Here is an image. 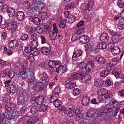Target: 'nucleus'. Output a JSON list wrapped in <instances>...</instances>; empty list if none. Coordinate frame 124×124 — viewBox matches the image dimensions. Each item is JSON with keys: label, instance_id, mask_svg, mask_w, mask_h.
<instances>
[{"label": "nucleus", "instance_id": "nucleus-1", "mask_svg": "<svg viewBox=\"0 0 124 124\" xmlns=\"http://www.w3.org/2000/svg\"><path fill=\"white\" fill-rule=\"evenodd\" d=\"M44 7L43 0H33L31 8L34 12L39 13Z\"/></svg>", "mask_w": 124, "mask_h": 124}, {"label": "nucleus", "instance_id": "nucleus-2", "mask_svg": "<svg viewBox=\"0 0 124 124\" xmlns=\"http://www.w3.org/2000/svg\"><path fill=\"white\" fill-rule=\"evenodd\" d=\"M94 3L91 0L88 2L87 5L85 3H82L80 5V8L81 12L83 13H86L87 11L89 12L93 9Z\"/></svg>", "mask_w": 124, "mask_h": 124}, {"label": "nucleus", "instance_id": "nucleus-3", "mask_svg": "<svg viewBox=\"0 0 124 124\" xmlns=\"http://www.w3.org/2000/svg\"><path fill=\"white\" fill-rule=\"evenodd\" d=\"M75 105L71 104L68 106L64 110V113L70 117H72L75 115Z\"/></svg>", "mask_w": 124, "mask_h": 124}, {"label": "nucleus", "instance_id": "nucleus-4", "mask_svg": "<svg viewBox=\"0 0 124 124\" xmlns=\"http://www.w3.org/2000/svg\"><path fill=\"white\" fill-rule=\"evenodd\" d=\"M64 17L66 18V23H71L75 22L76 20L75 16L70 14V11H66L64 14Z\"/></svg>", "mask_w": 124, "mask_h": 124}, {"label": "nucleus", "instance_id": "nucleus-5", "mask_svg": "<svg viewBox=\"0 0 124 124\" xmlns=\"http://www.w3.org/2000/svg\"><path fill=\"white\" fill-rule=\"evenodd\" d=\"M85 73V69L83 70L81 69L79 70L76 73H73L71 77L72 79L81 80L83 78V74Z\"/></svg>", "mask_w": 124, "mask_h": 124}, {"label": "nucleus", "instance_id": "nucleus-6", "mask_svg": "<svg viewBox=\"0 0 124 124\" xmlns=\"http://www.w3.org/2000/svg\"><path fill=\"white\" fill-rule=\"evenodd\" d=\"M100 38L101 41L103 42H111V39L109 38L108 35L106 33H102L101 36Z\"/></svg>", "mask_w": 124, "mask_h": 124}, {"label": "nucleus", "instance_id": "nucleus-7", "mask_svg": "<svg viewBox=\"0 0 124 124\" xmlns=\"http://www.w3.org/2000/svg\"><path fill=\"white\" fill-rule=\"evenodd\" d=\"M36 34L32 35H31V37L32 38V39H31L33 40L31 41V45L32 46V48H36L39 45V43L36 40Z\"/></svg>", "mask_w": 124, "mask_h": 124}, {"label": "nucleus", "instance_id": "nucleus-8", "mask_svg": "<svg viewBox=\"0 0 124 124\" xmlns=\"http://www.w3.org/2000/svg\"><path fill=\"white\" fill-rule=\"evenodd\" d=\"M79 41L81 43L85 44L89 41V38L86 35H83L79 38Z\"/></svg>", "mask_w": 124, "mask_h": 124}, {"label": "nucleus", "instance_id": "nucleus-9", "mask_svg": "<svg viewBox=\"0 0 124 124\" xmlns=\"http://www.w3.org/2000/svg\"><path fill=\"white\" fill-rule=\"evenodd\" d=\"M40 79L42 81L43 83H48L49 81V78L47 77V74L45 72L42 73L40 76Z\"/></svg>", "mask_w": 124, "mask_h": 124}, {"label": "nucleus", "instance_id": "nucleus-10", "mask_svg": "<svg viewBox=\"0 0 124 124\" xmlns=\"http://www.w3.org/2000/svg\"><path fill=\"white\" fill-rule=\"evenodd\" d=\"M16 16L18 20L21 21L24 19L25 15L23 12L20 11H18L16 13Z\"/></svg>", "mask_w": 124, "mask_h": 124}, {"label": "nucleus", "instance_id": "nucleus-11", "mask_svg": "<svg viewBox=\"0 0 124 124\" xmlns=\"http://www.w3.org/2000/svg\"><path fill=\"white\" fill-rule=\"evenodd\" d=\"M95 59L97 62L100 64H105L106 63V60L103 57H97Z\"/></svg>", "mask_w": 124, "mask_h": 124}, {"label": "nucleus", "instance_id": "nucleus-12", "mask_svg": "<svg viewBox=\"0 0 124 124\" xmlns=\"http://www.w3.org/2000/svg\"><path fill=\"white\" fill-rule=\"evenodd\" d=\"M16 25L14 23L11 22L8 23L7 27V29L8 30H12L14 31L16 29Z\"/></svg>", "mask_w": 124, "mask_h": 124}, {"label": "nucleus", "instance_id": "nucleus-13", "mask_svg": "<svg viewBox=\"0 0 124 124\" xmlns=\"http://www.w3.org/2000/svg\"><path fill=\"white\" fill-rule=\"evenodd\" d=\"M111 51L112 54L114 55H116L120 53V49L118 46H114L113 47Z\"/></svg>", "mask_w": 124, "mask_h": 124}, {"label": "nucleus", "instance_id": "nucleus-14", "mask_svg": "<svg viewBox=\"0 0 124 124\" xmlns=\"http://www.w3.org/2000/svg\"><path fill=\"white\" fill-rule=\"evenodd\" d=\"M6 11L9 17H12L15 15V10L9 7L7 8Z\"/></svg>", "mask_w": 124, "mask_h": 124}, {"label": "nucleus", "instance_id": "nucleus-15", "mask_svg": "<svg viewBox=\"0 0 124 124\" xmlns=\"http://www.w3.org/2000/svg\"><path fill=\"white\" fill-rule=\"evenodd\" d=\"M14 109H12L10 108H9L6 109L5 110V112L8 116H13V117H15L16 116V114H14L15 113L14 112Z\"/></svg>", "mask_w": 124, "mask_h": 124}, {"label": "nucleus", "instance_id": "nucleus-16", "mask_svg": "<svg viewBox=\"0 0 124 124\" xmlns=\"http://www.w3.org/2000/svg\"><path fill=\"white\" fill-rule=\"evenodd\" d=\"M90 101V99L89 97L87 96H85L82 98V103L83 105L85 106L89 103Z\"/></svg>", "mask_w": 124, "mask_h": 124}, {"label": "nucleus", "instance_id": "nucleus-17", "mask_svg": "<svg viewBox=\"0 0 124 124\" xmlns=\"http://www.w3.org/2000/svg\"><path fill=\"white\" fill-rule=\"evenodd\" d=\"M104 83V81L102 79L99 78L97 80L94 82L95 85L98 87H102Z\"/></svg>", "mask_w": 124, "mask_h": 124}, {"label": "nucleus", "instance_id": "nucleus-18", "mask_svg": "<svg viewBox=\"0 0 124 124\" xmlns=\"http://www.w3.org/2000/svg\"><path fill=\"white\" fill-rule=\"evenodd\" d=\"M111 39L114 43H116L119 42L121 40V38L119 35L116 34L112 36Z\"/></svg>", "mask_w": 124, "mask_h": 124}, {"label": "nucleus", "instance_id": "nucleus-19", "mask_svg": "<svg viewBox=\"0 0 124 124\" xmlns=\"http://www.w3.org/2000/svg\"><path fill=\"white\" fill-rule=\"evenodd\" d=\"M50 51V49L49 47L44 46L42 47L41 48V52L44 55H48L49 54Z\"/></svg>", "mask_w": 124, "mask_h": 124}, {"label": "nucleus", "instance_id": "nucleus-20", "mask_svg": "<svg viewBox=\"0 0 124 124\" xmlns=\"http://www.w3.org/2000/svg\"><path fill=\"white\" fill-rule=\"evenodd\" d=\"M94 66L93 62H89L87 64H86V66L85 67L86 70L85 73L87 71L89 72L91 70V69Z\"/></svg>", "mask_w": 124, "mask_h": 124}, {"label": "nucleus", "instance_id": "nucleus-21", "mask_svg": "<svg viewBox=\"0 0 124 124\" xmlns=\"http://www.w3.org/2000/svg\"><path fill=\"white\" fill-rule=\"evenodd\" d=\"M39 118L37 116L31 117L28 120L27 123L28 124H33L38 121Z\"/></svg>", "mask_w": 124, "mask_h": 124}, {"label": "nucleus", "instance_id": "nucleus-22", "mask_svg": "<svg viewBox=\"0 0 124 124\" xmlns=\"http://www.w3.org/2000/svg\"><path fill=\"white\" fill-rule=\"evenodd\" d=\"M76 84L75 82H70L67 83L65 85V87L68 89L73 88L76 87Z\"/></svg>", "mask_w": 124, "mask_h": 124}, {"label": "nucleus", "instance_id": "nucleus-23", "mask_svg": "<svg viewBox=\"0 0 124 124\" xmlns=\"http://www.w3.org/2000/svg\"><path fill=\"white\" fill-rule=\"evenodd\" d=\"M86 63L84 62H78L77 63V67L80 69L79 70H83L85 69V71L86 70L85 69V67L86 66Z\"/></svg>", "mask_w": 124, "mask_h": 124}, {"label": "nucleus", "instance_id": "nucleus-24", "mask_svg": "<svg viewBox=\"0 0 124 124\" xmlns=\"http://www.w3.org/2000/svg\"><path fill=\"white\" fill-rule=\"evenodd\" d=\"M17 63L19 66L23 68H25L27 67L28 66V62L26 61H23V62L20 60H18L17 62Z\"/></svg>", "mask_w": 124, "mask_h": 124}, {"label": "nucleus", "instance_id": "nucleus-25", "mask_svg": "<svg viewBox=\"0 0 124 124\" xmlns=\"http://www.w3.org/2000/svg\"><path fill=\"white\" fill-rule=\"evenodd\" d=\"M33 99L36 100V103L39 105L41 104L44 100V97L42 96L38 97L36 98L35 97H33Z\"/></svg>", "mask_w": 124, "mask_h": 124}, {"label": "nucleus", "instance_id": "nucleus-26", "mask_svg": "<svg viewBox=\"0 0 124 124\" xmlns=\"http://www.w3.org/2000/svg\"><path fill=\"white\" fill-rule=\"evenodd\" d=\"M107 44L108 45L104 42L102 43V49H105L108 47L109 48H112L113 44L112 42H108Z\"/></svg>", "mask_w": 124, "mask_h": 124}, {"label": "nucleus", "instance_id": "nucleus-27", "mask_svg": "<svg viewBox=\"0 0 124 124\" xmlns=\"http://www.w3.org/2000/svg\"><path fill=\"white\" fill-rule=\"evenodd\" d=\"M39 106L38 105H35L32 107L31 109V112L33 114H36L38 111Z\"/></svg>", "mask_w": 124, "mask_h": 124}, {"label": "nucleus", "instance_id": "nucleus-28", "mask_svg": "<svg viewBox=\"0 0 124 124\" xmlns=\"http://www.w3.org/2000/svg\"><path fill=\"white\" fill-rule=\"evenodd\" d=\"M117 28L120 30H122L124 28V20L122 19L119 21L118 24Z\"/></svg>", "mask_w": 124, "mask_h": 124}, {"label": "nucleus", "instance_id": "nucleus-29", "mask_svg": "<svg viewBox=\"0 0 124 124\" xmlns=\"http://www.w3.org/2000/svg\"><path fill=\"white\" fill-rule=\"evenodd\" d=\"M85 31L84 28L82 27L81 28H79L77 29L75 32V34L77 36L78 35H80L82 34Z\"/></svg>", "mask_w": 124, "mask_h": 124}, {"label": "nucleus", "instance_id": "nucleus-30", "mask_svg": "<svg viewBox=\"0 0 124 124\" xmlns=\"http://www.w3.org/2000/svg\"><path fill=\"white\" fill-rule=\"evenodd\" d=\"M31 21L35 24L38 25L40 23L41 21L38 17H37L32 18Z\"/></svg>", "mask_w": 124, "mask_h": 124}, {"label": "nucleus", "instance_id": "nucleus-31", "mask_svg": "<svg viewBox=\"0 0 124 124\" xmlns=\"http://www.w3.org/2000/svg\"><path fill=\"white\" fill-rule=\"evenodd\" d=\"M54 105L56 108L60 107L62 104V101L59 99H56L54 102Z\"/></svg>", "mask_w": 124, "mask_h": 124}, {"label": "nucleus", "instance_id": "nucleus-32", "mask_svg": "<svg viewBox=\"0 0 124 124\" xmlns=\"http://www.w3.org/2000/svg\"><path fill=\"white\" fill-rule=\"evenodd\" d=\"M48 106L46 105L43 104L39 106V111L40 112H44L47 109Z\"/></svg>", "mask_w": 124, "mask_h": 124}, {"label": "nucleus", "instance_id": "nucleus-33", "mask_svg": "<svg viewBox=\"0 0 124 124\" xmlns=\"http://www.w3.org/2000/svg\"><path fill=\"white\" fill-rule=\"evenodd\" d=\"M57 33L53 31H50L49 32V36L51 39L54 40L57 36Z\"/></svg>", "mask_w": 124, "mask_h": 124}, {"label": "nucleus", "instance_id": "nucleus-34", "mask_svg": "<svg viewBox=\"0 0 124 124\" xmlns=\"http://www.w3.org/2000/svg\"><path fill=\"white\" fill-rule=\"evenodd\" d=\"M28 70H26L25 68H23L20 70V73L21 76L23 77H26V75Z\"/></svg>", "mask_w": 124, "mask_h": 124}, {"label": "nucleus", "instance_id": "nucleus-35", "mask_svg": "<svg viewBox=\"0 0 124 124\" xmlns=\"http://www.w3.org/2000/svg\"><path fill=\"white\" fill-rule=\"evenodd\" d=\"M74 7V3L73 2L70 3V4H68L66 6L65 8L66 10H67V11H70V12L71 9L73 8Z\"/></svg>", "mask_w": 124, "mask_h": 124}, {"label": "nucleus", "instance_id": "nucleus-36", "mask_svg": "<svg viewBox=\"0 0 124 124\" xmlns=\"http://www.w3.org/2000/svg\"><path fill=\"white\" fill-rule=\"evenodd\" d=\"M109 74V71L106 70L102 71L100 74V75L102 77H105L107 76Z\"/></svg>", "mask_w": 124, "mask_h": 124}, {"label": "nucleus", "instance_id": "nucleus-37", "mask_svg": "<svg viewBox=\"0 0 124 124\" xmlns=\"http://www.w3.org/2000/svg\"><path fill=\"white\" fill-rule=\"evenodd\" d=\"M39 53V51L38 49H36V48L32 49L31 52V54L34 56L38 55Z\"/></svg>", "mask_w": 124, "mask_h": 124}, {"label": "nucleus", "instance_id": "nucleus-38", "mask_svg": "<svg viewBox=\"0 0 124 124\" xmlns=\"http://www.w3.org/2000/svg\"><path fill=\"white\" fill-rule=\"evenodd\" d=\"M90 78V77L89 75L87 74L84 76L83 74V79H82V81L83 83H86L87 81H88Z\"/></svg>", "mask_w": 124, "mask_h": 124}, {"label": "nucleus", "instance_id": "nucleus-39", "mask_svg": "<svg viewBox=\"0 0 124 124\" xmlns=\"http://www.w3.org/2000/svg\"><path fill=\"white\" fill-rule=\"evenodd\" d=\"M26 32L29 33L31 34L33 32L32 27L30 26H27L26 27Z\"/></svg>", "mask_w": 124, "mask_h": 124}, {"label": "nucleus", "instance_id": "nucleus-40", "mask_svg": "<svg viewBox=\"0 0 124 124\" xmlns=\"http://www.w3.org/2000/svg\"><path fill=\"white\" fill-rule=\"evenodd\" d=\"M25 102V99L22 97H20L18 100V104L19 105H22L24 104Z\"/></svg>", "mask_w": 124, "mask_h": 124}, {"label": "nucleus", "instance_id": "nucleus-41", "mask_svg": "<svg viewBox=\"0 0 124 124\" xmlns=\"http://www.w3.org/2000/svg\"><path fill=\"white\" fill-rule=\"evenodd\" d=\"M113 66L114 65L112 62H108L106 64V68L108 70H111Z\"/></svg>", "mask_w": 124, "mask_h": 124}, {"label": "nucleus", "instance_id": "nucleus-42", "mask_svg": "<svg viewBox=\"0 0 124 124\" xmlns=\"http://www.w3.org/2000/svg\"><path fill=\"white\" fill-rule=\"evenodd\" d=\"M80 92V90L78 88H75L73 91V94L74 96L78 95Z\"/></svg>", "mask_w": 124, "mask_h": 124}, {"label": "nucleus", "instance_id": "nucleus-43", "mask_svg": "<svg viewBox=\"0 0 124 124\" xmlns=\"http://www.w3.org/2000/svg\"><path fill=\"white\" fill-rule=\"evenodd\" d=\"M94 113L95 112L94 110H90L87 113L86 116L88 117H92L94 115Z\"/></svg>", "mask_w": 124, "mask_h": 124}, {"label": "nucleus", "instance_id": "nucleus-44", "mask_svg": "<svg viewBox=\"0 0 124 124\" xmlns=\"http://www.w3.org/2000/svg\"><path fill=\"white\" fill-rule=\"evenodd\" d=\"M20 37V39L21 40H25L27 39L28 36L25 33H22L21 34Z\"/></svg>", "mask_w": 124, "mask_h": 124}, {"label": "nucleus", "instance_id": "nucleus-45", "mask_svg": "<svg viewBox=\"0 0 124 124\" xmlns=\"http://www.w3.org/2000/svg\"><path fill=\"white\" fill-rule=\"evenodd\" d=\"M66 22V20H61L60 22L59 26L61 28H63L65 26Z\"/></svg>", "mask_w": 124, "mask_h": 124}, {"label": "nucleus", "instance_id": "nucleus-46", "mask_svg": "<svg viewBox=\"0 0 124 124\" xmlns=\"http://www.w3.org/2000/svg\"><path fill=\"white\" fill-rule=\"evenodd\" d=\"M121 73V70L119 69H115L112 71V73L114 74L116 77V76L118 75V74Z\"/></svg>", "mask_w": 124, "mask_h": 124}, {"label": "nucleus", "instance_id": "nucleus-47", "mask_svg": "<svg viewBox=\"0 0 124 124\" xmlns=\"http://www.w3.org/2000/svg\"><path fill=\"white\" fill-rule=\"evenodd\" d=\"M117 3V5L120 8H123L124 6V3L122 0H118Z\"/></svg>", "mask_w": 124, "mask_h": 124}, {"label": "nucleus", "instance_id": "nucleus-48", "mask_svg": "<svg viewBox=\"0 0 124 124\" xmlns=\"http://www.w3.org/2000/svg\"><path fill=\"white\" fill-rule=\"evenodd\" d=\"M48 65L50 67L52 68H54L55 66L54 61L52 60L49 61Z\"/></svg>", "mask_w": 124, "mask_h": 124}, {"label": "nucleus", "instance_id": "nucleus-49", "mask_svg": "<svg viewBox=\"0 0 124 124\" xmlns=\"http://www.w3.org/2000/svg\"><path fill=\"white\" fill-rule=\"evenodd\" d=\"M86 49L85 50H89L91 51H93V46H91L90 44H87L85 46Z\"/></svg>", "mask_w": 124, "mask_h": 124}, {"label": "nucleus", "instance_id": "nucleus-50", "mask_svg": "<svg viewBox=\"0 0 124 124\" xmlns=\"http://www.w3.org/2000/svg\"><path fill=\"white\" fill-rule=\"evenodd\" d=\"M32 48L31 46H28L24 49L25 52H27L30 54H31Z\"/></svg>", "mask_w": 124, "mask_h": 124}, {"label": "nucleus", "instance_id": "nucleus-51", "mask_svg": "<svg viewBox=\"0 0 124 124\" xmlns=\"http://www.w3.org/2000/svg\"><path fill=\"white\" fill-rule=\"evenodd\" d=\"M31 6L30 2L28 1H25L23 4V6L26 8H29Z\"/></svg>", "mask_w": 124, "mask_h": 124}, {"label": "nucleus", "instance_id": "nucleus-52", "mask_svg": "<svg viewBox=\"0 0 124 124\" xmlns=\"http://www.w3.org/2000/svg\"><path fill=\"white\" fill-rule=\"evenodd\" d=\"M47 17V13L46 11H44L42 12L41 18L42 20H44L46 19Z\"/></svg>", "mask_w": 124, "mask_h": 124}, {"label": "nucleus", "instance_id": "nucleus-53", "mask_svg": "<svg viewBox=\"0 0 124 124\" xmlns=\"http://www.w3.org/2000/svg\"><path fill=\"white\" fill-rule=\"evenodd\" d=\"M74 53L77 57H79L81 55L82 52L81 50H78L75 51Z\"/></svg>", "mask_w": 124, "mask_h": 124}, {"label": "nucleus", "instance_id": "nucleus-54", "mask_svg": "<svg viewBox=\"0 0 124 124\" xmlns=\"http://www.w3.org/2000/svg\"><path fill=\"white\" fill-rule=\"evenodd\" d=\"M40 38L41 40L42 44H43L47 43V40L45 37L43 36H41Z\"/></svg>", "mask_w": 124, "mask_h": 124}, {"label": "nucleus", "instance_id": "nucleus-55", "mask_svg": "<svg viewBox=\"0 0 124 124\" xmlns=\"http://www.w3.org/2000/svg\"><path fill=\"white\" fill-rule=\"evenodd\" d=\"M42 25H40V27H38L37 28V31L38 32V33H40L42 32L45 29H46V28H43V26H42Z\"/></svg>", "mask_w": 124, "mask_h": 124}, {"label": "nucleus", "instance_id": "nucleus-56", "mask_svg": "<svg viewBox=\"0 0 124 124\" xmlns=\"http://www.w3.org/2000/svg\"><path fill=\"white\" fill-rule=\"evenodd\" d=\"M8 75L9 77L10 78H12L15 75L14 71L12 70H10L8 72Z\"/></svg>", "mask_w": 124, "mask_h": 124}, {"label": "nucleus", "instance_id": "nucleus-57", "mask_svg": "<svg viewBox=\"0 0 124 124\" xmlns=\"http://www.w3.org/2000/svg\"><path fill=\"white\" fill-rule=\"evenodd\" d=\"M15 87L13 85H11L10 88V93L11 94H13L15 92Z\"/></svg>", "mask_w": 124, "mask_h": 124}, {"label": "nucleus", "instance_id": "nucleus-58", "mask_svg": "<svg viewBox=\"0 0 124 124\" xmlns=\"http://www.w3.org/2000/svg\"><path fill=\"white\" fill-rule=\"evenodd\" d=\"M61 88V87L58 86H57L54 89V91L55 93L59 94V93L60 92Z\"/></svg>", "mask_w": 124, "mask_h": 124}, {"label": "nucleus", "instance_id": "nucleus-59", "mask_svg": "<svg viewBox=\"0 0 124 124\" xmlns=\"http://www.w3.org/2000/svg\"><path fill=\"white\" fill-rule=\"evenodd\" d=\"M112 101V103L113 104V106L114 107L116 108L118 107L119 104L116 100H115L114 101Z\"/></svg>", "mask_w": 124, "mask_h": 124}, {"label": "nucleus", "instance_id": "nucleus-60", "mask_svg": "<svg viewBox=\"0 0 124 124\" xmlns=\"http://www.w3.org/2000/svg\"><path fill=\"white\" fill-rule=\"evenodd\" d=\"M53 31L54 32L57 33L58 32V30L57 27L55 23H54L53 24Z\"/></svg>", "mask_w": 124, "mask_h": 124}, {"label": "nucleus", "instance_id": "nucleus-61", "mask_svg": "<svg viewBox=\"0 0 124 124\" xmlns=\"http://www.w3.org/2000/svg\"><path fill=\"white\" fill-rule=\"evenodd\" d=\"M34 56L31 54L29 55L28 59L30 61L32 62L34 61Z\"/></svg>", "mask_w": 124, "mask_h": 124}, {"label": "nucleus", "instance_id": "nucleus-62", "mask_svg": "<svg viewBox=\"0 0 124 124\" xmlns=\"http://www.w3.org/2000/svg\"><path fill=\"white\" fill-rule=\"evenodd\" d=\"M62 65H60L56 69V71L58 73L60 72L62 69Z\"/></svg>", "mask_w": 124, "mask_h": 124}, {"label": "nucleus", "instance_id": "nucleus-63", "mask_svg": "<svg viewBox=\"0 0 124 124\" xmlns=\"http://www.w3.org/2000/svg\"><path fill=\"white\" fill-rule=\"evenodd\" d=\"M33 75V73L31 71L28 70L27 73L26 77L32 76Z\"/></svg>", "mask_w": 124, "mask_h": 124}, {"label": "nucleus", "instance_id": "nucleus-64", "mask_svg": "<svg viewBox=\"0 0 124 124\" xmlns=\"http://www.w3.org/2000/svg\"><path fill=\"white\" fill-rule=\"evenodd\" d=\"M118 94L119 95L121 96H124V90L123 89L120 91L118 92Z\"/></svg>", "mask_w": 124, "mask_h": 124}]
</instances>
